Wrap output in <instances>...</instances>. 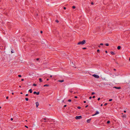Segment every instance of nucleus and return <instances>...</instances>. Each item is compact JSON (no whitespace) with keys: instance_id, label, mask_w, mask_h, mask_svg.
I'll use <instances>...</instances> for the list:
<instances>
[{"instance_id":"aec40b11","label":"nucleus","mask_w":130,"mask_h":130,"mask_svg":"<svg viewBox=\"0 0 130 130\" xmlns=\"http://www.w3.org/2000/svg\"><path fill=\"white\" fill-rule=\"evenodd\" d=\"M95 93L94 92H92V93H91V94L92 95H94L95 94Z\"/></svg>"},{"instance_id":"e433bc0d","label":"nucleus","mask_w":130,"mask_h":130,"mask_svg":"<svg viewBox=\"0 0 130 130\" xmlns=\"http://www.w3.org/2000/svg\"><path fill=\"white\" fill-rule=\"evenodd\" d=\"M95 98V96H93L92 97V98Z\"/></svg>"},{"instance_id":"8fccbe9b","label":"nucleus","mask_w":130,"mask_h":130,"mask_svg":"<svg viewBox=\"0 0 130 130\" xmlns=\"http://www.w3.org/2000/svg\"><path fill=\"white\" fill-rule=\"evenodd\" d=\"M88 106V105H86V106H85V107H86H86H87Z\"/></svg>"},{"instance_id":"c9c22d12","label":"nucleus","mask_w":130,"mask_h":130,"mask_svg":"<svg viewBox=\"0 0 130 130\" xmlns=\"http://www.w3.org/2000/svg\"><path fill=\"white\" fill-rule=\"evenodd\" d=\"M10 120H11V121H12V120H13V119L12 118H11L10 119Z\"/></svg>"},{"instance_id":"423d86ee","label":"nucleus","mask_w":130,"mask_h":130,"mask_svg":"<svg viewBox=\"0 0 130 130\" xmlns=\"http://www.w3.org/2000/svg\"><path fill=\"white\" fill-rule=\"evenodd\" d=\"M113 88H115L117 89H121V87H114Z\"/></svg>"},{"instance_id":"1a4fd4ad","label":"nucleus","mask_w":130,"mask_h":130,"mask_svg":"<svg viewBox=\"0 0 130 130\" xmlns=\"http://www.w3.org/2000/svg\"><path fill=\"white\" fill-rule=\"evenodd\" d=\"M58 81L59 82H60L61 83H62V82H63L64 81V80H58Z\"/></svg>"},{"instance_id":"4468645a","label":"nucleus","mask_w":130,"mask_h":130,"mask_svg":"<svg viewBox=\"0 0 130 130\" xmlns=\"http://www.w3.org/2000/svg\"><path fill=\"white\" fill-rule=\"evenodd\" d=\"M49 85H47V84H46V85H44L43 86L44 87H45V86H47V87H48V86H49Z\"/></svg>"},{"instance_id":"774afa93","label":"nucleus","mask_w":130,"mask_h":130,"mask_svg":"<svg viewBox=\"0 0 130 130\" xmlns=\"http://www.w3.org/2000/svg\"><path fill=\"white\" fill-rule=\"evenodd\" d=\"M19 87H21V86H19Z\"/></svg>"},{"instance_id":"37998d69","label":"nucleus","mask_w":130,"mask_h":130,"mask_svg":"<svg viewBox=\"0 0 130 130\" xmlns=\"http://www.w3.org/2000/svg\"><path fill=\"white\" fill-rule=\"evenodd\" d=\"M113 70H114V71H116V69H113Z\"/></svg>"},{"instance_id":"f704fd0d","label":"nucleus","mask_w":130,"mask_h":130,"mask_svg":"<svg viewBox=\"0 0 130 130\" xmlns=\"http://www.w3.org/2000/svg\"><path fill=\"white\" fill-rule=\"evenodd\" d=\"M63 9H66V7H64V8H63Z\"/></svg>"},{"instance_id":"603ef678","label":"nucleus","mask_w":130,"mask_h":130,"mask_svg":"<svg viewBox=\"0 0 130 130\" xmlns=\"http://www.w3.org/2000/svg\"><path fill=\"white\" fill-rule=\"evenodd\" d=\"M107 0H104V2H105V1H107Z\"/></svg>"},{"instance_id":"6ab92c4d","label":"nucleus","mask_w":130,"mask_h":130,"mask_svg":"<svg viewBox=\"0 0 130 130\" xmlns=\"http://www.w3.org/2000/svg\"><path fill=\"white\" fill-rule=\"evenodd\" d=\"M77 108L78 109H80L81 108V107L80 106H78L77 107Z\"/></svg>"},{"instance_id":"dca6fc26","label":"nucleus","mask_w":130,"mask_h":130,"mask_svg":"<svg viewBox=\"0 0 130 130\" xmlns=\"http://www.w3.org/2000/svg\"><path fill=\"white\" fill-rule=\"evenodd\" d=\"M105 45L107 46H108L109 45V44L108 43H106L105 44Z\"/></svg>"},{"instance_id":"5fc2aeb1","label":"nucleus","mask_w":130,"mask_h":130,"mask_svg":"<svg viewBox=\"0 0 130 130\" xmlns=\"http://www.w3.org/2000/svg\"><path fill=\"white\" fill-rule=\"evenodd\" d=\"M24 80V79H21V80H22V81H23V80Z\"/></svg>"},{"instance_id":"052dcab7","label":"nucleus","mask_w":130,"mask_h":130,"mask_svg":"<svg viewBox=\"0 0 130 130\" xmlns=\"http://www.w3.org/2000/svg\"><path fill=\"white\" fill-rule=\"evenodd\" d=\"M129 60L130 61V58H129Z\"/></svg>"},{"instance_id":"b1692460","label":"nucleus","mask_w":130,"mask_h":130,"mask_svg":"<svg viewBox=\"0 0 130 130\" xmlns=\"http://www.w3.org/2000/svg\"><path fill=\"white\" fill-rule=\"evenodd\" d=\"M112 100V99H110L109 100V101L110 102Z\"/></svg>"},{"instance_id":"72a5a7b5","label":"nucleus","mask_w":130,"mask_h":130,"mask_svg":"<svg viewBox=\"0 0 130 130\" xmlns=\"http://www.w3.org/2000/svg\"><path fill=\"white\" fill-rule=\"evenodd\" d=\"M86 49V48L85 47H84L83 48V49Z\"/></svg>"},{"instance_id":"c03bdc74","label":"nucleus","mask_w":130,"mask_h":130,"mask_svg":"<svg viewBox=\"0 0 130 130\" xmlns=\"http://www.w3.org/2000/svg\"><path fill=\"white\" fill-rule=\"evenodd\" d=\"M70 92L71 93H72V91L71 90H70Z\"/></svg>"},{"instance_id":"69168bd1","label":"nucleus","mask_w":130,"mask_h":130,"mask_svg":"<svg viewBox=\"0 0 130 130\" xmlns=\"http://www.w3.org/2000/svg\"><path fill=\"white\" fill-rule=\"evenodd\" d=\"M1 106H0V109L1 108Z\"/></svg>"},{"instance_id":"a211bd4d","label":"nucleus","mask_w":130,"mask_h":130,"mask_svg":"<svg viewBox=\"0 0 130 130\" xmlns=\"http://www.w3.org/2000/svg\"><path fill=\"white\" fill-rule=\"evenodd\" d=\"M32 85L34 86H37V85L36 84H33Z\"/></svg>"},{"instance_id":"2eb2a0df","label":"nucleus","mask_w":130,"mask_h":130,"mask_svg":"<svg viewBox=\"0 0 130 130\" xmlns=\"http://www.w3.org/2000/svg\"><path fill=\"white\" fill-rule=\"evenodd\" d=\"M110 123V121H108L107 122V123L108 124H109Z\"/></svg>"},{"instance_id":"09e8293b","label":"nucleus","mask_w":130,"mask_h":130,"mask_svg":"<svg viewBox=\"0 0 130 130\" xmlns=\"http://www.w3.org/2000/svg\"><path fill=\"white\" fill-rule=\"evenodd\" d=\"M105 52H106V53H107V51H105Z\"/></svg>"},{"instance_id":"7ed1b4c3","label":"nucleus","mask_w":130,"mask_h":130,"mask_svg":"<svg viewBox=\"0 0 130 130\" xmlns=\"http://www.w3.org/2000/svg\"><path fill=\"white\" fill-rule=\"evenodd\" d=\"M75 119H80L82 118V116H76Z\"/></svg>"},{"instance_id":"ddd939ff","label":"nucleus","mask_w":130,"mask_h":130,"mask_svg":"<svg viewBox=\"0 0 130 130\" xmlns=\"http://www.w3.org/2000/svg\"><path fill=\"white\" fill-rule=\"evenodd\" d=\"M121 47L120 46H118L117 47V49L118 50H120L121 48Z\"/></svg>"},{"instance_id":"473e14b6","label":"nucleus","mask_w":130,"mask_h":130,"mask_svg":"<svg viewBox=\"0 0 130 130\" xmlns=\"http://www.w3.org/2000/svg\"><path fill=\"white\" fill-rule=\"evenodd\" d=\"M25 127H26V128H28V127L26 125H25Z\"/></svg>"},{"instance_id":"79ce46f5","label":"nucleus","mask_w":130,"mask_h":130,"mask_svg":"<svg viewBox=\"0 0 130 130\" xmlns=\"http://www.w3.org/2000/svg\"><path fill=\"white\" fill-rule=\"evenodd\" d=\"M84 103H86V101H84Z\"/></svg>"},{"instance_id":"bf43d9fd","label":"nucleus","mask_w":130,"mask_h":130,"mask_svg":"<svg viewBox=\"0 0 130 130\" xmlns=\"http://www.w3.org/2000/svg\"><path fill=\"white\" fill-rule=\"evenodd\" d=\"M102 105H103V104H101V106H102Z\"/></svg>"},{"instance_id":"13d9d810","label":"nucleus","mask_w":130,"mask_h":130,"mask_svg":"<svg viewBox=\"0 0 130 130\" xmlns=\"http://www.w3.org/2000/svg\"><path fill=\"white\" fill-rule=\"evenodd\" d=\"M12 94H14V93H13V92H12Z\"/></svg>"},{"instance_id":"9b49d317","label":"nucleus","mask_w":130,"mask_h":130,"mask_svg":"<svg viewBox=\"0 0 130 130\" xmlns=\"http://www.w3.org/2000/svg\"><path fill=\"white\" fill-rule=\"evenodd\" d=\"M39 81L40 82H42V79L41 78H39Z\"/></svg>"},{"instance_id":"a19ab883","label":"nucleus","mask_w":130,"mask_h":130,"mask_svg":"<svg viewBox=\"0 0 130 130\" xmlns=\"http://www.w3.org/2000/svg\"><path fill=\"white\" fill-rule=\"evenodd\" d=\"M11 53H14V52H13V50H12L11 51Z\"/></svg>"},{"instance_id":"412c9836","label":"nucleus","mask_w":130,"mask_h":130,"mask_svg":"<svg viewBox=\"0 0 130 130\" xmlns=\"http://www.w3.org/2000/svg\"><path fill=\"white\" fill-rule=\"evenodd\" d=\"M71 99H69L68 100V101L69 102H71Z\"/></svg>"},{"instance_id":"c85d7f7f","label":"nucleus","mask_w":130,"mask_h":130,"mask_svg":"<svg viewBox=\"0 0 130 130\" xmlns=\"http://www.w3.org/2000/svg\"><path fill=\"white\" fill-rule=\"evenodd\" d=\"M123 117H125L126 115L125 114L124 115V116H123Z\"/></svg>"},{"instance_id":"4be33fe9","label":"nucleus","mask_w":130,"mask_h":130,"mask_svg":"<svg viewBox=\"0 0 130 130\" xmlns=\"http://www.w3.org/2000/svg\"><path fill=\"white\" fill-rule=\"evenodd\" d=\"M72 8L73 9H75V6H72Z\"/></svg>"},{"instance_id":"a18cd8bd","label":"nucleus","mask_w":130,"mask_h":130,"mask_svg":"<svg viewBox=\"0 0 130 130\" xmlns=\"http://www.w3.org/2000/svg\"><path fill=\"white\" fill-rule=\"evenodd\" d=\"M91 4L92 5H93V2H92L91 3Z\"/></svg>"},{"instance_id":"cd10ccee","label":"nucleus","mask_w":130,"mask_h":130,"mask_svg":"<svg viewBox=\"0 0 130 130\" xmlns=\"http://www.w3.org/2000/svg\"><path fill=\"white\" fill-rule=\"evenodd\" d=\"M100 98H99L98 99V101H99L100 100Z\"/></svg>"},{"instance_id":"0e129e2a","label":"nucleus","mask_w":130,"mask_h":130,"mask_svg":"<svg viewBox=\"0 0 130 130\" xmlns=\"http://www.w3.org/2000/svg\"><path fill=\"white\" fill-rule=\"evenodd\" d=\"M25 121H27V120H25Z\"/></svg>"},{"instance_id":"58836bf2","label":"nucleus","mask_w":130,"mask_h":130,"mask_svg":"<svg viewBox=\"0 0 130 130\" xmlns=\"http://www.w3.org/2000/svg\"><path fill=\"white\" fill-rule=\"evenodd\" d=\"M28 95V94H26L25 95V96H27Z\"/></svg>"},{"instance_id":"f3484780","label":"nucleus","mask_w":130,"mask_h":130,"mask_svg":"<svg viewBox=\"0 0 130 130\" xmlns=\"http://www.w3.org/2000/svg\"><path fill=\"white\" fill-rule=\"evenodd\" d=\"M25 99L26 101H28V99L27 98H25Z\"/></svg>"},{"instance_id":"f257e3e1","label":"nucleus","mask_w":130,"mask_h":130,"mask_svg":"<svg viewBox=\"0 0 130 130\" xmlns=\"http://www.w3.org/2000/svg\"><path fill=\"white\" fill-rule=\"evenodd\" d=\"M86 43V41L85 40H83L82 41H80L79 42L77 43L78 45H83Z\"/></svg>"},{"instance_id":"4c0bfd02","label":"nucleus","mask_w":130,"mask_h":130,"mask_svg":"<svg viewBox=\"0 0 130 130\" xmlns=\"http://www.w3.org/2000/svg\"><path fill=\"white\" fill-rule=\"evenodd\" d=\"M39 58H37L36 59V60H39Z\"/></svg>"},{"instance_id":"2f4dec72","label":"nucleus","mask_w":130,"mask_h":130,"mask_svg":"<svg viewBox=\"0 0 130 130\" xmlns=\"http://www.w3.org/2000/svg\"><path fill=\"white\" fill-rule=\"evenodd\" d=\"M91 98H92V97H91V96H90V97H89V99H91Z\"/></svg>"},{"instance_id":"20e7f679","label":"nucleus","mask_w":130,"mask_h":130,"mask_svg":"<svg viewBox=\"0 0 130 130\" xmlns=\"http://www.w3.org/2000/svg\"><path fill=\"white\" fill-rule=\"evenodd\" d=\"M99 113V112L98 111H96V113L92 115V116H94L95 115H96L98 114Z\"/></svg>"},{"instance_id":"5701e85b","label":"nucleus","mask_w":130,"mask_h":130,"mask_svg":"<svg viewBox=\"0 0 130 130\" xmlns=\"http://www.w3.org/2000/svg\"><path fill=\"white\" fill-rule=\"evenodd\" d=\"M55 21L57 23H58L59 22L58 20H56Z\"/></svg>"},{"instance_id":"c756f323","label":"nucleus","mask_w":130,"mask_h":130,"mask_svg":"<svg viewBox=\"0 0 130 130\" xmlns=\"http://www.w3.org/2000/svg\"><path fill=\"white\" fill-rule=\"evenodd\" d=\"M74 97L75 98H77V97L76 96H75Z\"/></svg>"},{"instance_id":"7c9ffc66","label":"nucleus","mask_w":130,"mask_h":130,"mask_svg":"<svg viewBox=\"0 0 130 130\" xmlns=\"http://www.w3.org/2000/svg\"><path fill=\"white\" fill-rule=\"evenodd\" d=\"M100 45H103V44L102 43H101L100 44Z\"/></svg>"},{"instance_id":"e2e57ef3","label":"nucleus","mask_w":130,"mask_h":130,"mask_svg":"<svg viewBox=\"0 0 130 130\" xmlns=\"http://www.w3.org/2000/svg\"><path fill=\"white\" fill-rule=\"evenodd\" d=\"M44 120H46V119H45V118H44Z\"/></svg>"},{"instance_id":"680f3d73","label":"nucleus","mask_w":130,"mask_h":130,"mask_svg":"<svg viewBox=\"0 0 130 130\" xmlns=\"http://www.w3.org/2000/svg\"><path fill=\"white\" fill-rule=\"evenodd\" d=\"M44 122H46V121H44Z\"/></svg>"},{"instance_id":"3c124183","label":"nucleus","mask_w":130,"mask_h":130,"mask_svg":"<svg viewBox=\"0 0 130 130\" xmlns=\"http://www.w3.org/2000/svg\"><path fill=\"white\" fill-rule=\"evenodd\" d=\"M40 32H41V33H42V32H42V31H40Z\"/></svg>"},{"instance_id":"ea45409f","label":"nucleus","mask_w":130,"mask_h":130,"mask_svg":"<svg viewBox=\"0 0 130 130\" xmlns=\"http://www.w3.org/2000/svg\"><path fill=\"white\" fill-rule=\"evenodd\" d=\"M66 106H67V105H64V107H66Z\"/></svg>"},{"instance_id":"4d7b16f0","label":"nucleus","mask_w":130,"mask_h":130,"mask_svg":"<svg viewBox=\"0 0 130 130\" xmlns=\"http://www.w3.org/2000/svg\"><path fill=\"white\" fill-rule=\"evenodd\" d=\"M48 80H49V79H47V81Z\"/></svg>"},{"instance_id":"6e6d98bb","label":"nucleus","mask_w":130,"mask_h":130,"mask_svg":"<svg viewBox=\"0 0 130 130\" xmlns=\"http://www.w3.org/2000/svg\"><path fill=\"white\" fill-rule=\"evenodd\" d=\"M98 47H100L101 46H100V45H99V46H98Z\"/></svg>"},{"instance_id":"338daca9","label":"nucleus","mask_w":130,"mask_h":130,"mask_svg":"<svg viewBox=\"0 0 130 130\" xmlns=\"http://www.w3.org/2000/svg\"><path fill=\"white\" fill-rule=\"evenodd\" d=\"M21 94H22V92H21Z\"/></svg>"},{"instance_id":"0eeeda50","label":"nucleus","mask_w":130,"mask_h":130,"mask_svg":"<svg viewBox=\"0 0 130 130\" xmlns=\"http://www.w3.org/2000/svg\"><path fill=\"white\" fill-rule=\"evenodd\" d=\"M36 107H37L39 105V103H38V102H36Z\"/></svg>"},{"instance_id":"39448f33","label":"nucleus","mask_w":130,"mask_h":130,"mask_svg":"<svg viewBox=\"0 0 130 130\" xmlns=\"http://www.w3.org/2000/svg\"><path fill=\"white\" fill-rule=\"evenodd\" d=\"M33 93L34 94H36L37 95H39V92H36V91H34L33 92Z\"/></svg>"},{"instance_id":"393cba45","label":"nucleus","mask_w":130,"mask_h":130,"mask_svg":"<svg viewBox=\"0 0 130 130\" xmlns=\"http://www.w3.org/2000/svg\"><path fill=\"white\" fill-rule=\"evenodd\" d=\"M18 76L19 77H21V75H18Z\"/></svg>"},{"instance_id":"9d476101","label":"nucleus","mask_w":130,"mask_h":130,"mask_svg":"<svg viewBox=\"0 0 130 130\" xmlns=\"http://www.w3.org/2000/svg\"><path fill=\"white\" fill-rule=\"evenodd\" d=\"M111 54L112 55H115V53L113 52H110Z\"/></svg>"},{"instance_id":"6e6552de","label":"nucleus","mask_w":130,"mask_h":130,"mask_svg":"<svg viewBox=\"0 0 130 130\" xmlns=\"http://www.w3.org/2000/svg\"><path fill=\"white\" fill-rule=\"evenodd\" d=\"M91 120V119H90L87 120V122L88 123H89L90 122V121Z\"/></svg>"},{"instance_id":"a878e982","label":"nucleus","mask_w":130,"mask_h":130,"mask_svg":"<svg viewBox=\"0 0 130 130\" xmlns=\"http://www.w3.org/2000/svg\"><path fill=\"white\" fill-rule=\"evenodd\" d=\"M107 103H105V104H104V105H105V106H106V105H107Z\"/></svg>"},{"instance_id":"864d4df0","label":"nucleus","mask_w":130,"mask_h":130,"mask_svg":"<svg viewBox=\"0 0 130 130\" xmlns=\"http://www.w3.org/2000/svg\"><path fill=\"white\" fill-rule=\"evenodd\" d=\"M52 77V75H51L50 76V77Z\"/></svg>"},{"instance_id":"bb28decb","label":"nucleus","mask_w":130,"mask_h":130,"mask_svg":"<svg viewBox=\"0 0 130 130\" xmlns=\"http://www.w3.org/2000/svg\"><path fill=\"white\" fill-rule=\"evenodd\" d=\"M99 51H100V50H99L98 49L97 50V52H99Z\"/></svg>"},{"instance_id":"de8ad7c7","label":"nucleus","mask_w":130,"mask_h":130,"mask_svg":"<svg viewBox=\"0 0 130 130\" xmlns=\"http://www.w3.org/2000/svg\"><path fill=\"white\" fill-rule=\"evenodd\" d=\"M6 99H8V96H7L6 97Z\"/></svg>"},{"instance_id":"f8f14e48","label":"nucleus","mask_w":130,"mask_h":130,"mask_svg":"<svg viewBox=\"0 0 130 130\" xmlns=\"http://www.w3.org/2000/svg\"><path fill=\"white\" fill-rule=\"evenodd\" d=\"M28 91L30 92V93H31L32 92V90L31 89H30Z\"/></svg>"},{"instance_id":"49530a36","label":"nucleus","mask_w":130,"mask_h":130,"mask_svg":"<svg viewBox=\"0 0 130 130\" xmlns=\"http://www.w3.org/2000/svg\"><path fill=\"white\" fill-rule=\"evenodd\" d=\"M124 112L125 113H126V110H124Z\"/></svg>"},{"instance_id":"f03ea898","label":"nucleus","mask_w":130,"mask_h":130,"mask_svg":"<svg viewBox=\"0 0 130 130\" xmlns=\"http://www.w3.org/2000/svg\"><path fill=\"white\" fill-rule=\"evenodd\" d=\"M92 76L96 78H99L100 77L99 75L95 74L93 75Z\"/></svg>"}]
</instances>
